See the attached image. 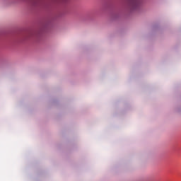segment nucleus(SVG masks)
Returning <instances> with one entry per match:
<instances>
[{
  "label": "nucleus",
  "mask_w": 181,
  "mask_h": 181,
  "mask_svg": "<svg viewBox=\"0 0 181 181\" xmlns=\"http://www.w3.org/2000/svg\"><path fill=\"white\" fill-rule=\"evenodd\" d=\"M141 5V0H131L130 6L132 9H136Z\"/></svg>",
  "instance_id": "f257e3e1"
}]
</instances>
